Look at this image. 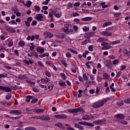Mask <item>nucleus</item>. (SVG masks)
<instances>
[{
	"mask_svg": "<svg viewBox=\"0 0 130 130\" xmlns=\"http://www.w3.org/2000/svg\"><path fill=\"white\" fill-rule=\"evenodd\" d=\"M45 76L48 77V78H50V77H51V73H50V72H49V71H46L45 72Z\"/></svg>",
	"mask_w": 130,
	"mask_h": 130,
	"instance_id": "7c9ffc66",
	"label": "nucleus"
},
{
	"mask_svg": "<svg viewBox=\"0 0 130 130\" xmlns=\"http://www.w3.org/2000/svg\"><path fill=\"white\" fill-rule=\"evenodd\" d=\"M83 78L85 81H89V78H88V76H87V74H86V73L83 74Z\"/></svg>",
	"mask_w": 130,
	"mask_h": 130,
	"instance_id": "c85d7f7f",
	"label": "nucleus"
},
{
	"mask_svg": "<svg viewBox=\"0 0 130 130\" xmlns=\"http://www.w3.org/2000/svg\"><path fill=\"white\" fill-rule=\"evenodd\" d=\"M7 77H8V74L7 73L0 74V78H7Z\"/></svg>",
	"mask_w": 130,
	"mask_h": 130,
	"instance_id": "79ce46f5",
	"label": "nucleus"
},
{
	"mask_svg": "<svg viewBox=\"0 0 130 130\" xmlns=\"http://www.w3.org/2000/svg\"><path fill=\"white\" fill-rule=\"evenodd\" d=\"M31 56H35V57H36L37 58H38V55H37V54L36 53H35V52H32L31 53Z\"/></svg>",
	"mask_w": 130,
	"mask_h": 130,
	"instance_id": "603ef678",
	"label": "nucleus"
},
{
	"mask_svg": "<svg viewBox=\"0 0 130 130\" xmlns=\"http://www.w3.org/2000/svg\"><path fill=\"white\" fill-rule=\"evenodd\" d=\"M51 67L55 72H57V68H56V67H55V66H54V64H52Z\"/></svg>",
	"mask_w": 130,
	"mask_h": 130,
	"instance_id": "338daca9",
	"label": "nucleus"
},
{
	"mask_svg": "<svg viewBox=\"0 0 130 130\" xmlns=\"http://www.w3.org/2000/svg\"><path fill=\"white\" fill-rule=\"evenodd\" d=\"M36 19L38 21H43V16L41 14H38L36 15Z\"/></svg>",
	"mask_w": 130,
	"mask_h": 130,
	"instance_id": "6e6552de",
	"label": "nucleus"
},
{
	"mask_svg": "<svg viewBox=\"0 0 130 130\" xmlns=\"http://www.w3.org/2000/svg\"><path fill=\"white\" fill-rule=\"evenodd\" d=\"M100 34H101V35H103V36H107L109 37L112 36V34L109 31H103L100 32Z\"/></svg>",
	"mask_w": 130,
	"mask_h": 130,
	"instance_id": "7ed1b4c3",
	"label": "nucleus"
},
{
	"mask_svg": "<svg viewBox=\"0 0 130 130\" xmlns=\"http://www.w3.org/2000/svg\"><path fill=\"white\" fill-rule=\"evenodd\" d=\"M40 119L41 120H45V121H47V120H50V118L48 116H40Z\"/></svg>",
	"mask_w": 130,
	"mask_h": 130,
	"instance_id": "1a4fd4ad",
	"label": "nucleus"
},
{
	"mask_svg": "<svg viewBox=\"0 0 130 130\" xmlns=\"http://www.w3.org/2000/svg\"><path fill=\"white\" fill-rule=\"evenodd\" d=\"M54 16L56 18H60L61 17V13L55 14Z\"/></svg>",
	"mask_w": 130,
	"mask_h": 130,
	"instance_id": "bf43d9fd",
	"label": "nucleus"
},
{
	"mask_svg": "<svg viewBox=\"0 0 130 130\" xmlns=\"http://www.w3.org/2000/svg\"><path fill=\"white\" fill-rule=\"evenodd\" d=\"M83 30L84 32H87V31H89V27L84 26V27H83Z\"/></svg>",
	"mask_w": 130,
	"mask_h": 130,
	"instance_id": "e2e57ef3",
	"label": "nucleus"
},
{
	"mask_svg": "<svg viewBox=\"0 0 130 130\" xmlns=\"http://www.w3.org/2000/svg\"><path fill=\"white\" fill-rule=\"evenodd\" d=\"M26 110L27 111V113H28L29 114H31V113H33V112H34V110L29 109V108H26Z\"/></svg>",
	"mask_w": 130,
	"mask_h": 130,
	"instance_id": "bb28decb",
	"label": "nucleus"
},
{
	"mask_svg": "<svg viewBox=\"0 0 130 130\" xmlns=\"http://www.w3.org/2000/svg\"><path fill=\"white\" fill-rule=\"evenodd\" d=\"M1 104H2V105H4V106H8V105H9V104H8L6 101H3Z\"/></svg>",
	"mask_w": 130,
	"mask_h": 130,
	"instance_id": "6e6d98bb",
	"label": "nucleus"
},
{
	"mask_svg": "<svg viewBox=\"0 0 130 130\" xmlns=\"http://www.w3.org/2000/svg\"><path fill=\"white\" fill-rule=\"evenodd\" d=\"M25 43L24 41H20L18 42V45L20 46V47H23L24 46Z\"/></svg>",
	"mask_w": 130,
	"mask_h": 130,
	"instance_id": "a878e982",
	"label": "nucleus"
},
{
	"mask_svg": "<svg viewBox=\"0 0 130 130\" xmlns=\"http://www.w3.org/2000/svg\"><path fill=\"white\" fill-rule=\"evenodd\" d=\"M50 81V80L47 77H46L45 79L43 78L41 79V82H42V83H48Z\"/></svg>",
	"mask_w": 130,
	"mask_h": 130,
	"instance_id": "412c9836",
	"label": "nucleus"
},
{
	"mask_svg": "<svg viewBox=\"0 0 130 130\" xmlns=\"http://www.w3.org/2000/svg\"><path fill=\"white\" fill-rule=\"evenodd\" d=\"M38 101V99H34L31 101V103H36Z\"/></svg>",
	"mask_w": 130,
	"mask_h": 130,
	"instance_id": "774afa93",
	"label": "nucleus"
},
{
	"mask_svg": "<svg viewBox=\"0 0 130 130\" xmlns=\"http://www.w3.org/2000/svg\"><path fill=\"white\" fill-rule=\"evenodd\" d=\"M12 23V25H17V23L15 20H12L9 22V24Z\"/></svg>",
	"mask_w": 130,
	"mask_h": 130,
	"instance_id": "052dcab7",
	"label": "nucleus"
},
{
	"mask_svg": "<svg viewBox=\"0 0 130 130\" xmlns=\"http://www.w3.org/2000/svg\"><path fill=\"white\" fill-rule=\"evenodd\" d=\"M24 79H27L26 75H19L18 76V80H23Z\"/></svg>",
	"mask_w": 130,
	"mask_h": 130,
	"instance_id": "4be33fe9",
	"label": "nucleus"
},
{
	"mask_svg": "<svg viewBox=\"0 0 130 130\" xmlns=\"http://www.w3.org/2000/svg\"><path fill=\"white\" fill-rule=\"evenodd\" d=\"M92 18L91 17H86L82 18L81 20H82V21H85L86 22H88L89 21L92 20Z\"/></svg>",
	"mask_w": 130,
	"mask_h": 130,
	"instance_id": "dca6fc26",
	"label": "nucleus"
},
{
	"mask_svg": "<svg viewBox=\"0 0 130 130\" xmlns=\"http://www.w3.org/2000/svg\"><path fill=\"white\" fill-rule=\"evenodd\" d=\"M34 112H36V113H41L42 112H44V110L41 109H34Z\"/></svg>",
	"mask_w": 130,
	"mask_h": 130,
	"instance_id": "2eb2a0df",
	"label": "nucleus"
},
{
	"mask_svg": "<svg viewBox=\"0 0 130 130\" xmlns=\"http://www.w3.org/2000/svg\"><path fill=\"white\" fill-rule=\"evenodd\" d=\"M23 62H24V63H25V64H27V66H29V64H30V63L31 64H32V63H33V61L31 60H29V61H28L26 59L23 60Z\"/></svg>",
	"mask_w": 130,
	"mask_h": 130,
	"instance_id": "6ab92c4d",
	"label": "nucleus"
},
{
	"mask_svg": "<svg viewBox=\"0 0 130 130\" xmlns=\"http://www.w3.org/2000/svg\"><path fill=\"white\" fill-rule=\"evenodd\" d=\"M54 36L56 37V38H58L59 39H64L66 35H64V34L56 33L55 34Z\"/></svg>",
	"mask_w": 130,
	"mask_h": 130,
	"instance_id": "423d86ee",
	"label": "nucleus"
},
{
	"mask_svg": "<svg viewBox=\"0 0 130 130\" xmlns=\"http://www.w3.org/2000/svg\"><path fill=\"white\" fill-rule=\"evenodd\" d=\"M117 105H119V106H122V105H123V101H119L117 102Z\"/></svg>",
	"mask_w": 130,
	"mask_h": 130,
	"instance_id": "a18cd8bd",
	"label": "nucleus"
},
{
	"mask_svg": "<svg viewBox=\"0 0 130 130\" xmlns=\"http://www.w3.org/2000/svg\"><path fill=\"white\" fill-rule=\"evenodd\" d=\"M123 52L124 54H126V55H128V56H129V54H128V51H127V50H124Z\"/></svg>",
	"mask_w": 130,
	"mask_h": 130,
	"instance_id": "680f3d73",
	"label": "nucleus"
},
{
	"mask_svg": "<svg viewBox=\"0 0 130 130\" xmlns=\"http://www.w3.org/2000/svg\"><path fill=\"white\" fill-rule=\"evenodd\" d=\"M68 112H70V113H76V109H69V110H68Z\"/></svg>",
	"mask_w": 130,
	"mask_h": 130,
	"instance_id": "de8ad7c7",
	"label": "nucleus"
},
{
	"mask_svg": "<svg viewBox=\"0 0 130 130\" xmlns=\"http://www.w3.org/2000/svg\"><path fill=\"white\" fill-rule=\"evenodd\" d=\"M44 35L45 37H47L48 38H52V37H53V35L51 32H44Z\"/></svg>",
	"mask_w": 130,
	"mask_h": 130,
	"instance_id": "9d476101",
	"label": "nucleus"
},
{
	"mask_svg": "<svg viewBox=\"0 0 130 130\" xmlns=\"http://www.w3.org/2000/svg\"><path fill=\"white\" fill-rule=\"evenodd\" d=\"M121 15V13L119 12L114 14V17H120Z\"/></svg>",
	"mask_w": 130,
	"mask_h": 130,
	"instance_id": "5fc2aeb1",
	"label": "nucleus"
},
{
	"mask_svg": "<svg viewBox=\"0 0 130 130\" xmlns=\"http://www.w3.org/2000/svg\"><path fill=\"white\" fill-rule=\"evenodd\" d=\"M0 89L2 90V91H5V92H12V88L7 86L0 85Z\"/></svg>",
	"mask_w": 130,
	"mask_h": 130,
	"instance_id": "20e7f679",
	"label": "nucleus"
},
{
	"mask_svg": "<svg viewBox=\"0 0 130 130\" xmlns=\"http://www.w3.org/2000/svg\"><path fill=\"white\" fill-rule=\"evenodd\" d=\"M11 11H12V12H14V14H16L17 12H18L19 10H18V8L17 7H13L11 8Z\"/></svg>",
	"mask_w": 130,
	"mask_h": 130,
	"instance_id": "c756f323",
	"label": "nucleus"
},
{
	"mask_svg": "<svg viewBox=\"0 0 130 130\" xmlns=\"http://www.w3.org/2000/svg\"><path fill=\"white\" fill-rule=\"evenodd\" d=\"M5 29L7 32H9L10 33H16L15 29L11 26H5Z\"/></svg>",
	"mask_w": 130,
	"mask_h": 130,
	"instance_id": "f03ea898",
	"label": "nucleus"
},
{
	"mask_svg": "<svg viewBox=\"0 0 130 130\" xmlns=\"http://www.w3.org/2000/svg\"><path fill=\"white\" fill-rule=\"evenodd\" d=\"M109 48H110V45H107V46L103 47L102 49L103 50H106L107 49H109Z\"/></svg>",
	"mask_w": 130,
	"mask_h": 130,
	"instance_id": "e433bc0d",
	"label": "nucleus"
},
{
	"mask_svg": "<svg viewBox=\"0 0 130 130\" xmlns=\"http://www.w3.org/2000/svg\"><path fill=\"white\" fill-rule=\"evenodd\" d=\"M75 127H76V128H78L80 130L84 129V127H83V126H81L77 123H75Z\"/></svg>",
	"mask_w": 130,
	"mask_h": 130,
	"instance_id": "5701e85b",
	"label": "nucleus"
},
{
	"mask_svg": "<svg viewBox=\"0 0 130 130\" xmlns=\"http://www.w3.org/2000/svg\"><path fill=\"white\" fill-rule=\"evenodd\" d=\"M66 57H68V58H71L72 57V54L70 52H67L66 54Z\"/></svg>",
	"mask_w": 130,
	"mask_h": 130,
	"instance_id": "49530a36",
	"label": "nucleus"
},
{
	"mask_svg": "<svg viewBox=\"0 0 130 130\" xmlns=\"http://www.w3.org/2000/svg\"><path fill=\"white\" fill-rule=\"evenodd\" d=\"M103 80H108V79H110V77H109L108 73H104L103 75Z\"/></svg>",
	"mask_w": 130,
	"mask_h": 130,
	"instance_id": "4468645a",
	"label": "nucleus"
},
{
	"mask_svg": "<svg viewBox=\"0 0 130 130\" xmlns=\"http://www.w3.org/2000/svg\"><path fill=\"white\" fill-rule=\"evenodd\" d=\"M55 118H58V119H67L68 116L65 114L55 115Z\"/></svg>",
	"mask_w": 130,
	"mask_h": 130,
	"instance_id": "39448f33",
	"label": "nucleus"
},
{
	"mask_svg": "<svg viewBox=\"0 0 130 130\" xmlns=\"http://www.w3.org/2000/svg\"><path fill=\"white\" fill-rule=\"evenodd\" d=\"M110 100V98H106L105 99H103L101 102H103V105H104V103H106V102H108V101H109Z\"/></svg>",
	"mask_w": 130,
	"mask_h": 130,
	"instance_id": "393cba45",
	"label": "nucleus"
},
{
	"mask_svg": "<svg viewBox=\"0 0 130 130\" xmlns=\"http://www.w3.org/2000/svg\"><path fill=\"white\" fill-rule=\"evenodd\" d=\"M37 51L39 52L40 54H42V53H44V48L41 47H38L37 48Z\"/></svg>",
	"mask_w": 130,
	"mask_h": 130,
	"instance_id": "9b49d317",
	"label": "nucleus"
},
{
	"mask_svg": "<svg viewBox=\"0 0 130 130\" xmlns=\"http://www.w3.org/2000/svg\"><path fill=\"white\" fill-rule=\"evenodd\" d=\"M46 64L48 66H50L51 67L53 64V63L51 62V61H46L45 62Z\"/></svg>",
	"mask_w": 130,
	"mask_h": 130,
	"instance_id": "4c0bfd02",
	"label": "nucleus"
},
{
	"mask_svg": "<svg viewBox=\"0 0 130 130\" xmlns=\"http://www.w3.org/2000/svg\"><path fill=\"white\" fill-rule=\"evenodd\" d=\"M86 126H90L91 127H93L94 126V125L92 123H88V122H87Z\"/></svg>",
	"mask_w": 130,
	"mask_h": 130,
	"instance_id": "4d7b16f0",
	"label": "nucleus"
},
{
	"mask_svg": "<svg viewBox=\"0 0 130 130\" xmlns=\"http://www.w3.org/2000/svg\"><path fill=\"white\" fill-rule=\"evenodd\" d=\"M93 48H94V45H91L88 47V50L89 51H93Z\"/></svg>",
	"mask_w": 130,
	"mask_h": 130,
	"instance_id": "c03bdc74",
	"label": "nucleus"
},
{
	"mask_svg": "<svg viewBox=\"0 0 130 130\" xmlns=\"http://www.w3.org/2000/svg\"><path fill=\"white\" fill-rule=\"evenodd\" d=\"M33 98V96L32 95H27L26 97L25 101L26 102H30V100Z\"/></svg>",
	"mask_w": 130,
	"mask_h": 130,
	"instance_id": "b1692460",
	"label": "nucleus"
},
{
	"mask_svg": "<svg viewBox=\"0 0 130 130\" xmlns=\"http://www.w3.org/2000/svg\"><path fill=\"white\" fill-rule=\"evenodd\" d=\"M102 106H103V102L101 100L93 103L92 106L93 108H100V107H102Z\"/></svg>",
	"mask_w": 130,
	"mask_h": 130,
	"instance_id": "f257e3e1",
	"label": "nucleus"
},
{
	"mask_svg": "<svg viewBox=\"0 0 130 130\" xmlns=\"http://www.w3.org/2000/svg\"><path fill=\"white\" fill-rule=\"evenodd\" d=\"M119 43H120V41H115L114 42H111L110 43V44H112V45H114L115 44H118Z\"/></svg>",
	"mask_w": 130,
	"mask_h": 130,
	"instance_id": "473e14b6",
	"label": "nucleus"
},
{
	"mask_svg": "<svg viewBox=\"0 0 130 130\" xmlns=\"http://www.w3.org/2000/svg\"><path fill=\"white\" fill-rule=\"evenodd\" d=\"M124 103H125L126 104H130V98L125 100L124 101Z\"/></svg>",
	"mask_w": 130,
	"mask_h": 130,
	"instance_id": "864d4df0",
	"label": "nucleus"
},
{
	"mask_svg": "<svg viewBox=\"0 0 130 130\" xmlns=\"http://www.w3.org/2000/svg\"><path fill=\"white\" fill-rule=\"evenodd\" d=\"M9 113L10 114H16V110H10Z\"/></svg>",
	"mask_w": 130,
	"mask_h": 130,
	"instance_id": "0e129e2a",
	"label": "nucleus"
},
{
	"mask_svg": "<svg viewBox=\"0 0 130 130\" xmlns=\"http://www.w3.org/2000/svg\"><path fill=\"white\" fill-rule=\"evenodd\" d=\"M115 117L119 119H124V115L121 114H118L115 116Z\"/></svg>",
	"mask_w": 130,
	"mask_h": 130,
	"instance_id": "f8f14e48",
	"label": "nucleus"
},
{
	"mask_svg": "<svg viewBox=\"0 0 130 130\" xmlns=\"http://www.w3.org/2000/svg\"><path fill=\"white\" fill-rule=\"evenodd\" d=\"M58 84H59V85H60V86H62V87L67 86L66 82H64V81H63L62 80L59 81Z\"/></svg>",
	"mask_w": 130,
	"mask_h": 130,
	"instance_id": "cd10ccee",
	"label": "nucleus"
},
{
	"mask_svg": "<svg viewBox=\"0 0 130 130\" xmlns=\"http://www.w3.org/2000/svg\"><path fill=\"white\" fill-rule=\"evenodd\" d=\"M22 114V112H21V111L16 110V114H15L16 115H20V114Z\"/></svg>",
	"mask_w": 130,
	"mask_h": 130,
	"instance_id": "13d9d810",
	"label": "nucleus"
},
{
	"mask_svg": "<svg viewBox=\"0 0 130 130\" xmlns=\"http://www.w3.org/2000/svg\"><path fill=\"white\" fill-rule=\"evenodd\" d=\"M68 50L69 51H71V52H72L73 53H74L75 54H78V52L76 50H74L71 48H69Z\"/></svg>",
	"mask_w": 130,
	"mask_h": 130,
	"instance_id": "c9c22d12",
	"label": "nucleus"
},
{
	"mask_svg": "<svg viewBox=\"0 0 130 130\" xmlns=\"http://www.w3.org/2000/svg\"><path fill=\"white\" fill-rule=\"evenodd\" d=\"M82 111H83V108L81 107H79L77 109H75L76 113H78V112Z\"/></svg>",
	"mask_w": 130,
	"mask_h": 130,
	"instance_id": "58836bf2",
	"label": "nucleus"
},
{
	"mask_svg": "<svg viewBox=\"0 0 130 130\" xmlns=\"http://www.w3.org/2000/svg\"><path fill=\"white\" fill-rule=\"evenodd\" d=\"M13 45H14V43L13 42V41H10V42H9L8 46L9 47H12Z\"/></svg>",
	"mask_w": 130,
	"mask_h": 130,
	"instance_id": "8fccbe9b",
	"label": "nucleus"
},
{
	"mask_svg": "<svg viewBox=\"0 0 130 130\" xmlns=\"http://www.w3.org/2000/svg\"><path fill=\"white\" fill-rule=\"evenodd\" d=\"M110 25H112V22H111V21L105 22L103 24V28H105V27H107V26H110Z\"/></svg>",
	"mask_w": 130,
	"mask_h": 130,
	"instance_id": "ddd939ff",
	"label": "nucleus"
},
{
	"mask_svg": "<svg viewBox=\"0 0 130 130\" xmlns=\"http://www.w3.org/2000/svg\"><path fill=\"white\" fill-rule=\"evenodd\" d=\"M25 130H36L34 127H27L25 128Z\"/></svg>",
	"mask_w": 130,
	"mask_h": 130,
	"instance_id": "37998d69",
	"label": "nucleus"
},
{
	"mask_svg": "<svg viewBox=\"0 0 130 130\" xmlns=\"http://www.w3.org/2000/svg\"><path fill=\"white\" fill-rule=\"evenodd\" d=\"M11 98H12V94H11L10 93H9L6 96V99H7V100H10V99H11Z\"/></svg>",
	"mask_w": 130,
	"mask_h": 130,
	"instance_id": "72a5a7b5",
	"label": "nucleus"
},
{
	"mask_svg": "<svg viewBox=\"0 0 130 130\" xmlns=\"http://www.w3.org/2000/svg\"><path fill=\"white\" fill-rule=\"evenodd\" d=\"M102 122H106V120L105 119H98L93 122L94 124H101Z\"/></svg>",
	"mask_w": 130,
	"mask_h": 130,
	"instance_id": "0eeeda50",
	"label": "nucleus"
},
{
	"mask_svg": "<svg viewBox=\"0 0 130 130\" xmlns=\"http://www.w3.org/2000/svg\"><path fill=\"white\" fill-rule=\"evenodd\" d=\"M61 63H62V64H63V66H64L65 68H67V67H68V63H67L66 60H61Z\"/></svg>",
	"mask_w": 130,
	"mask_h": 130,
	"instance_id": "f704fd0d",
	"label": "nucleus"
},
{
	"mask_svg": "<svg viewBox=\"0 0 130 130\" xmlns=\"http://www.w3.org/2000/svg\"><path fill=\"white\" fill-rule=\"evenodd\" d=\"M105 66L106 68H108V69H110V66H111V62L109 60H107L106 61Z\"/></svg>",
	"mask_w": 130,
	"mask_h": 130,
	"instance_id": "f3484780",
	"label": "nucleus"
},
{
	"mask_svg": "<svg viewBox=\"0 0 130 130\" xmlns=\"http://www.w3.org/2000/svg\"><path fill=\"white\" fill-rule=\"evenodd\" d=\"M32 5V2L30 1H28L27 2V4L26 5V7H27V8H30V7H31V5Z\"/></svg>",
	"mask_w": 130,
	"mask_h": 130,
	"instance_id": "09e8293b",
	"label": "nucleus"
},
{
	"mask_svg": "<svg viewBox=\"0 0 130 130\" xmlns=\"http://www.w3.org/2000/svg\"><path fill=\"white\" fill-rule=\"evenodd\" d=\"M57 11V8H54V9L52 10V13H53V15H54L56 14V12Z\"/></svg>",
	"mask_w": 130,
	"mask_h": 130,
	"instance_id": "69168bd1",
	"label": "nucleus"
},
{
	"mask_svg": "<svg viewBox=\"0 0 130 130\" xmlns=\"http://www.w3.org/2000/svg\"><path fill=\"white\" fill-rule=\"evenodd\" d=\"M35 8L36 12H40V7L39 6H35Z\"/></svg>",
	"mask_w": 130,
	"mask_h": 130,
	"instance_id": "a19ab883",
	"label": "nucleus"
},
{
	"mask_svg": "<svg viewBox=\"0 0 130 130\" xmlns=\"http://www.w3.org/2000/svg\"><path fill=\"white\" fill-rule=\"evenodd\" d=\"M118 62H119V60L118 59H115L113 61V64H118Z\"/></svg>",
	"mask_w": 130,
	"mask_h": 130,
	"instance_id": "3c124183",
	"label": "nucleus"
},
{
	"mask_svg": "<svg viewBox=\"0 0 130 130\" xmlns=\"http://www.w3.org/2000/svg\"><path fill=\"white\" fill-rule=\"evenodd\" d=\"M55 126H57V127H60V128H62L63 129L64 128V127L63 125H62V124L61 123H58L57 124H55Z\"/></svg>",
	"mask_w": 130,
	"mask_h": 130,
	"instance_id": "aec40b11",
	"label": "nucleus"
},
{
	"mask_svg": "<svg viewBox=\"0 0 130 130\" xmlns=\"http://www.w3.org/2000/svg\"><path fill=\"white\" fill-rule=\"evenodd\" d=\"M60 76L62 78L63 80H65L67 79V76L64 73H60Z\"/></svg>",
	"mask_w": 130,
	"mask_h": 130,
	"instance_id": "ea45409f",
	"label": "nucleus"
},
{
	"mask_svg": "<svg viewBox=\"0 0 130 130\" xmlns=\"http://www.w3.org/2000/svg\"><path fill=\"white\" fill-rule=\"evenodd\" d=\"M10 119H12V120H17V119H19L21 118V116L17 117H10Z\"/></svg>",
	"mask_w": 130,
	"mask_h": 130,
	"instance_id": "2f4dec72",
	"label": "nucleus"
},
{
	"mask_svg": "<svg viewBox=\"0 0 130 130\" xmlns=\"http://www.w3.org/2000/svg\"><path fill=\"white\" fill-rule=\"evenodd\" d=\"M105 41H107V39L102 37H101L97 40V42H102V43L103 42H105Z\"/></svg>",
	"mask_w": 130,
	"mask_h": 130,
	"instance_id": "a211bd4d",
	"label": "nucleus"
}]
</instances>
